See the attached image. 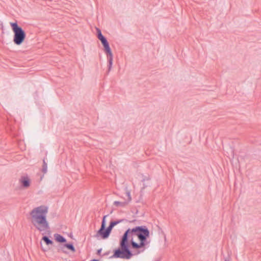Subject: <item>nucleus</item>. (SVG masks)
I'll use <instances>...</instances> for the list:
<instances>
[{
	"instance_id": "f257e3e1",
	"label": "nucleus",
	"mask_w": 261,
	"mask_h": 261,
	"mask_svg": "<svg viewBox=\"0 0 261 261\" xmlns=\"http://www.w3.org/2000/svg\"><path fill=\"white\" fill-rule=\"evenodd\" d=\"M149 230L146 226H136L128 228L123 234L120 241V248L115 250L112 258L129 259L133 256L143 252L150 241Z\"/></svg>"
},
{
	"instance_id": "f03ea898",
	"label": "nucleus",
	"mask_w": 261,
	"mask_h": 261,
	"mask_svg": "<svg viewBox=\"0 0 261 261\" xmlns=\"http://www.w3.org/2000/svg\"><path fill=\"white\" fill-rule=\"evenodd\" d=\"M49 208L47 205H41L33 208L29 213L30 220L34 228L43 233L50 229L47 219Z\"/></svg>"
},
{
	"instance_id": "7ed1b4c3",
	"label": "nucleus",
	"mask_w": 261,
	"mask_h": 261,
	"mask_svg": "<svg viewBox=\"0 0 261 261\" xmlns=\"http://www.w3.org/2000/svg\"><path fill=\"white\" fill-rule=\"evenodd\" d=\"M10 25L14 33L13 42L18 45L21 44L25 38V33L16 22H10Z\"/></svg>"
},
{
	"instance_id": "20e7f679",
	"label": "nucleus",
	"mask_w": 261,
	"mask_h": 261,
	"mask_svg": "<svg viewBox=\"0 0 261 261\" xmlns=\"http://www.w3.org/2000/svg\"><path fill=\"white\" fill-rule=\"evenodd\" d=\"M96 31L97 33V38L100 40L102 44L103 45L105 51L111 49L107 40L102 35L100 30L98 28H96Z\"/></svg>"
},
{
	"instance_id": "39448f33",
	"label": "nucleus",
	"mask_w": 261,
	"mask_h": 261,
	"mask_svg": "<svg viewBox=\"0 0 261 261\" xmlns=\"http://www.w3.org/2000/svg\"><path fill=\"white\" fill-rule=\"evenodd\" d=\"M19 182L22 188L28 189L31 185V179L27 175L22 176L19 179Z\"/></svg>"
},
{
	"instance_id": "423d86ee",
	"label": "nucleus",
	"mask_w": 261,
	"mask_h": 261,
	"mask_svg": "<svg viewBox=\"0 0 261 261\" xmlns=\"http://www.w3.org/2000/svg\"><path fill=\"white\" fill-rule=\"evenodd\" d=\"M113 227V225L110 223L108 227L106 229V230H103L101 233H99L98 234V236H100L101 238L103 239H106L108 238Z\"/></svg>"
},
{
	"instance_id": "0eeeda50",
	"label": "nucleus",
	"mask_w": 261,
	"mask_h": 261,
	"mask_svg": "<svg viewBox=\"0 0 261 261\" xmlns=\"http://www.w3.org/2000/svg\"><path fill=\"white\" fill-rule=\"evenodd\" d=\"M126 195L128 197L127 201L120 202V201H115L114 202V204L116 206H121V207L125 206L128 203V202H130L132 200V198L130 196V193L129 191L126 192Z\"/></svg>"
},
{
	"instance_id": "6e6552de",
	"label": "nucleus",
	"mask_w": 261,
	"mask_h": 261,
	"mask_svg": "<svg viewBox=\"0 0 261 261\" xmlns=\"http://www.w3.org/2000/svg\"><path fill=\"white\" fill-rule=\"evenodd\" d=\"M63 247H66L68 249L70 250L72 252H74L75 251V249L74 247L72 244H64L63 246L61 247L60 249L63 252L65 253L66 252L63 250Z\"/></svg>"
},
{
	"instance_id": "1a4fd4ad",
	"label": "nucleus",
	"mask_w": 261,
	"mask_h": 261,
	"mask_svg": "<svg viewBox=\"0 0 261 261\" xmlns=\"http://www.w3.org/2000/svg\"><path fill=\"white\" fill-rule=\"evenodd\" d=\"M54 237L56 241H57L58 242L63 243L66 241V239L59 234H55Z\"/></svg>"
},
{
	"instance_id": "9d476101",
	"label": "nucleus",
	"mask_w": 261,
	"mask_h": 261,
	"mask_svg": "<svg viewBox=\"0 0 261 261\" xmlns=\"http://www.w3.org/2000/svg\"><path fill=\"white\" fill-rule=\"evenodd\" d=\"M106 217H107V216H105L103 217L101 227L99 229V230L97 231V234L96 235V237H98V234L99 233H101L102 231H103V230H104L105 229V219H106Z\"/></svg>"
},
{
	"instance_id": "9b49d317",
	"label": "nucleus",
	"mask_w": 261,
	"mask_h": 261,
	"mask_svg": "<svg viewBox=\"0 0 261 261\" xmlns=\"http://www.w3.org/2000/svg\"><path fill=\"white\" fill-rule=\"evenodd\" d=\"M105 53L107 56L108 62L110 61H113V56L111 49L106 51Z\"/></svg>"
},
{
	"instance_id": "f8f14e48",
	"label": "nucleus",
	"mask_w": 261,
	"mask_h": 261,
	"mask_svg": "<svg viewBox=\"0 0 261 261\" xmlns=\"http://www.w3.org/2000/svg\"><path fill=\"white\" fill-rule=\"evenodd\" d=\"M42 240H43L45 243L46 244V245H52L53 244V242L51 240H50L46 236H44L42 239Z\"/></svg>"
},
{
	"instance_id": "ddd939ff",
	"label": "nucleus",
	"mask_w": 261,
	"mask_h": 261,
	"mask_svg": "<svg viewBox=\"0 0 261 261\" xmlns=\"http://www.w3.org/2000/svg\"><path fill=\"white\" fill-rule=\"evenodd\" d=\"M47 171V163L45 162V160L44 159L43 161V166H42V172L44 173H46Z\"/></svg>"
},
{
	"instance_id": "4468645a",
	"label": "nucleus",
	"mask_w": 261,
	"mask_h": 261,
	"mask_svg": "<svg viewBox=\"0 0 261 261\" xmlns=\"http://www.w3.org/2000/svg\"><path fill=\"white\" fill-rule=\"evenodd\" d=\"M123 221V220H118V221H112V222H110V223L111 224H112L113 225V226H115V225H116L117 224H119V223L122 222Z\"/></svg>"
},
{
	"instance_id": "2eb2a0df",
	"label": "nucleus",
	"mask_w": 261,
	"mask_h": 261,
	"mask_svg": "<svg viewBox=\"0 0 261 261\" xmlns=\"http://www.w3.org/2000/svg\"><path fill=\"white\" fill-rule=\"evenodd\" d=\"M108 71H110L111 70L112 65H113V61H109L108 62Z\"/></svg>"
},
{
	"instance_id": "dca6fc26",
	"label": "nucleus",
	"mask_w": 261,
	"mask_h": 261,
	"mask_svg": "<svg viewBox=\"0 0 261 261\" xmlns=\"http://www.w3.org/2000/svg\"><path fill=\"white\" fill-rule=\"evenodd\" d=\"M101 249L98 250L97 251V254H99L101 252Z\"/></svg>"
},
{
	"instance_id": "f3484780",
	"label": "nucleus",
	"mask_w": 261,
	"mask_h": 261,
	"mask_svg": "<svg viewBox=\"0 0 261 261\" xmlns=\"http://www.w3.org/2000/svg\"><path fill=\"white\" fill-rule=\"evenodd\" d=\"M91 261H99V260H96V259H93V260H92Z\"/></svg>"
},
{
	"instance_id": "a211bd4d",
	"label": "nucleus",
	"mask_w": 261,
	"mask_h": 261,
	"mask_svg": "<svg viewBox=\"0 0 261 261\" xmlns=\"http://www.w3.org/2000/svg\"><path fill=\"white\" fill-rule=\"evenodd\" d=\"M225 261H228V260H225Z\"/></svg>"
}]
</instances>
